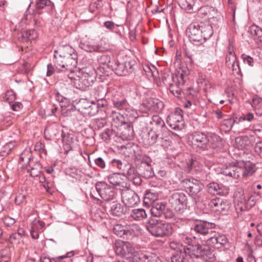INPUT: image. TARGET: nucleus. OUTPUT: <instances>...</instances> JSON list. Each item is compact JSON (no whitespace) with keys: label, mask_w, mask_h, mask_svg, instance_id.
Returning a JSON list of instances; mask_svg holds the SVG:
<instances>
[{"label":"nucleus","mask_w":262,"mask_h":262,"mask_svg":"<svg viewBox=\"0 0 262 262\" xmlns=\"http://www.w3.org/2000/svg\"><path fill=\"white\" fill-rule=\"evenodd\" d=\"M79 48L88 52H102L107 50L108 47L102 46L101 42L97 45H95L92 40L82 39L79 43Z\"/></svg>","instance_id":"dca6fc26"},{"label":"nucleus","mask_w":262,"mask_h":262,"mask_svg":"<svg viewBox=\"0 0 262 262\" xmlns=\"http://www.w3.org/2000/svg\"><path fill=\"white\" fill-rule=\"evenodd\" d=\"M182 185L186 191L192 196L198 195L204 187V185L202 182L194 178L184 179L182 181Z\"/></svg>","instance_id":"ddd939ff"},{"label":"nucleus","mask_w":262,"mask_h":262,"mask_svg":"<svg viewBox=\"0 0 262 262\" xmlns=\"http://www.w3.org/2000/svg\"><path fill=\"white\" fill-rule=\"evenodd\" d=\"M208 192L213 195H226L229 193L228 187L217 183H210L207 185Z\"/></svg>","instance_id":"4be33fe9"},{"label":"nucleus","mask_w":262,"mask_h":262,"mask_svg":"<svg viewBox=\"0 0 262 262\" xmlns=\"http://www.w3.org/2000/svg\"><path fill=\"white\" fill-rule=\"evenodd\" d=\"M213 33L212 27L208 23H192L186 30V34L189 39L193 45L199 46L208 39Z\"/></svg>","instance_id":"f03ea898"},{"label":"nucleus","mask_w":262,"mask_h":262,"mask_svg":"<svg viewBox=\"0 0 262 262\" xmlns=\"http://www.w3.org/2000/svg\"><path fill=\"white\" fill-rule=\"evenodd\" d=\"M111 164L112 166L116 167L120 172H122L128 163L122 162L121 160L114 159L111 160Z\"/></svg>","instance_id":"09e8293b"},{"label":"nucleus","mask_w":262,"mask_h":262,"mask_svg":"<svg viewBox=\"0 0 262 262\" xmlns=\"http://www.w3.org/2000/svg\"><path fill=\"white\" fill-rule=\"evenodd\" d=\"M251 105L255 113L259 116H262V98L257 95L254 96Z\"/></svg>","instance_id":"c9c22d12"},{"label":"nucleus","mask_w":262,"mask_h":262,"mask_svg":"<svg viewBox=\"0 0 262 262\" xmlns=\"http://www.w3.org/2000/svg\"><path fill=\"white\" fill-rule=\"evenodd\" d=\"M23 2L26 4H29V5L21 19V26H38L40 22L38 21L36 15H39L40 13L35 11V10L31 8V5L32 3L30 2V0H23Z\"/></svg>","instance_id":"9b49d317"},{"label":"nucleus","mask_w":262,"mask_h":262,"mask_svg":"<svg viewBox=\"0 0 262 262\" xmlns=\"http://www.w3.org/2000/svg\"><path fill=\"white\" fill-rule=\"evenodd\" d=\"M241 58L245 64L252 67L254 66V60L250 56L244 53L241 55Z\"/></svg>","instance_id":"bf43d9fd"},{"label":"nucleus","mask_w":262,"mask_h":262,"mask_svg":"<svg viewBox=\"0 0 262 262\" xmlns=\"http://www.w3.org/2000/svg\"><path fill=\"white\" fill-rule=\"evenodd\" d=\"M184 76V75L182 73H178L174 75L173 74L172 83L179 86L183 85L185 82Z\"/></svg>","instance_id":"8fccbe9b"},{"label":"nucleus","mask_w":262,"mask_h":262,"mask_svg":"<svg viewBox=\"0 0 262 262\" xmlns=\"http://www.w3.org/2000/svg\"><path fill=\"white\" fill-rule=\"evenodd\" d=\"M62 141L65 152L67 154L69 151L72 149V138L69 136L62 134Z\"/></svg>","instance_id":"de8ad7c7"},{"label":"nucleus","mask_w":262,"mask_h":262,"mask_svg":"<svg viewBox=\"0 0 262 262\" xmlns=\"http://www.w3.org/2000/svg\"><path fill=\"white\" fill-rule=\"evenodd\" d=\"M237 123V120L231 118L224 119L222 123L221 126L222 128L226 130H230L232 128L233 124Z\"/></svg>","instance_id":"49530a36"},{"label":"nucleus","mask_w":262,"mask_h":262,"mask_svg":"<svg viewBox=\"0 0 262 262\" xmlns=\"http://www.w3.org/2000/svg\"><path fill=\"white\" fill-rule=\"evenodd\" d=\"M182 113V110L177 108L174 113L168 116L167 123L172 129L179 130L183 128L184 121Z\"/></svg>","instance_id":"f8f14e48"},{"label":"nucleus","mask_w":262,"mask_h":262,"mask_svg":"<svg viewBox=\"0 0 262 262\" xmlns=\"http://www.w3.org/2000/svg\"><path fill=\"white\" fill-rule=\"evenodd\" d=\"M31 154L29 152H24L20 155L19 158V162H24L25 164L28 163L30 160Z\"/></svg>","instance_id":"69168bd1"},{"label":"nucleus","mask_w":262,"mask_h":262,"mask_svg":"<svg viewBox=\"0 0 262 262\" xmlns=\"http://www.w3.org/2000/svg\"><path fill=\"white\" fill-rule=\"evenodd\" d=\"M49 2L48 0H39L36 4V10L35 11L39 12L38 10L42 9L45 7L48 6Z\"/></svg>","instance_id":"338daca9"},{"label":"nucleus","mask_w":262,"mask_h":262,"mask_svg":"<svg viewBox=\"0 0 262 262\" xmlns=\"http://www.w3.org/2000/svg\"><path fill=\"white\" fill-rule=\"evenodd\" d=\"M85 110L84 113L90 116H93L98 112V110L95 103H93L88 106H84Z\"/></svg>","instance_id":"603ef678"},{"label":"nucleus","mask_w":262,"mask_h":262,"mask_svg":"<svg viewBox=\"0 0 262 262\" xmlns=\"http://www.w3.org/2000/svg\"><path fill=\"white\" fill-rule=\"evenodd\" d=\"M112 102L115 107L119 110H127L129 104L121 92L117 91L112 93Z\"/></svg>","instance_id":"aec40b11"},{"label":"nucleus","mask_w":262,"mask_h":262,"mask_svg":"<svg viewBox=\"0 0 262 262\" xmlns=\"http://www.w3.org/2000/svg\"><path fill=\"white\" fill-rule=\"evenodd\" d=\"M114 250L117 254L124 257L129 262H152L151 256L137 251L129 242L116 241Z\"/></svg>","instance_id":"7ed1b4c3"},{"label":"nucleus","mask_w":262,"mask_h":262,"mask_svg":"<svg viewBox=\"0 0 262 262\" xmlns=\"http://www.w3.org/2000/svg\"><path fill=\"white\" fill-rule=\"evenodd\" d=\"M228 240L225 235L221 234L218 232L213 231L209 237L207 242L213 245H224L226 244Z\"/></svg>","instance_id":"cd10ccee"},{"label":"nucleus","mask_w":262,"mask_h":262,"mask_svg":"<svg viewBox=\"0 0 262 262\" xmlns=\"http://www.w3.org/2000/svg\"><path fill=\"white\" fill-rule=\"evenodd\" d=\"M198 162L196 161L192 160L189 164H188V171L189 173L194 174L200 171L201 168L197 167Z\"/></svg>","instance_id":"4d7b16f0"},{"label":"nucleus","mask_w":262,"mask_h":262,"mask_svg":"<svg viewBox=\"0 0 262 262\" xmlns=\"http://www.w3.org/2000/svg\"><path fill=\"white\" fill-rule=\"evenodd\" d=\"M208 149H219L222 147V139L214 133H208Z\"/></svg>","instance_id":"bb28decb"},{"label":"nucleus","mask_w":262,"mask_h":262,"mask_svg":"<svg viewBox=\"0 0 262 262\" xmlns=\"http://www.w3.org/2000/svg\"><path fill=\"white\" fill-rule=\"evenodd\" d=\"M173 74H169L168 73H164L161 74V80L163 83L166 85L169 86L172 83Z\"/></svg>","instance_id":"5fc2aeb1"},{"label":"nucleus","mask_w":262,"mask_h":262,"mask_svg":"<svg viewBox=\"0 0 262 262\" xmlns=\"http://www.w3.org/2000/svg\"><path fill=\"white\" fill-rule=\"evenodd\" d=\"M210 208L213 211L221 213L225 211L228 208V205L226 203L220 198H216L212 199L208 204Z\"/></svg>","instance_id":"393cba45"},{"label":"nucleus","mask_w":262,"mask_h":262,"mask_svg":"<svg viewBox=\"0 0 262 262\" xmlns=\"http://www.w3.org/2000/svg\"><path fill=\"white\" fill-rule=\"evenodd\" d=\"M171 208L177 213H182L187 208V197L182 192H176L169 200Z\"/></svg>","instance_id":"0eeeda50"},{"label":"nucleus","mask_w":262,"mask_h":262,"mask_svg":"<svg viewBox=\"0 0 262 262\" xmlns=\"http://www.w3.org/2000/svg\"><path fill=\"white\" fill-rule=\"evenodd\" d=\"M150 161H142V167L144 166V170L143 172V177L146 179H149L154 176L153 169L150 164Z\"/></svg>","instance_id":"58836bf2"},{"label":"nucleus","mask_w":262,"mask_h":262,"mask_svg":"<svg viewBox=\"0 0 262 262\" xmlns=\"http://www.w3.org/2000/svg\"><path fill=\"white\" fill-rule=\"evenodd\" d=\"M179 5L182 9L188 13H191L198 10V8H194V0H179Z\"/></svg>","instance_id":"2f4dec72"},{"label":"nucleus","mask_w":262,"mask_h":262,"mask_svg":"<svg viewBox=\"0 0 262 262\" xmlns=\"http://www.w3.org/2000/svg\"><path fill=\"white\" fill-rule=\"evenodd\" d=\"M96 191L98 193L99 196L105 201H112L116 196V192L114 188L104 182H97L95 184V189H92L90 192L91 198L100 203H101V200L95 195Z\"/></svg>","instance_id":"39448f33"},{"label":"nucleus","mask_w":262,"mask_h":262,"mask_svg":"<svg viewBox=\"0 0 262 262\" xmlns=\"http://www.w3.org/2000/svg\"><path fill=\"white\" fill-rule=\"evenodd\" d=\"M136 227L133 225L123 226L121 224L114 225L113 231L118 236L124 239H129L136 236V233L134 230Z\"/></svg>","instance_id":"2eb2a0df"},{"label":"nucleus","mask_w":262,"mask_h":262,"mask_svg":"<svg viewBox=\"0 0 262 262\" xmlns=\"http://www.w3.org/2000/svg\"><path fill=\"white\" fill-rule=\"evenodd\" d=\"M121 200L122 203L129 207H133L140 201L139 197L135 192L129 189L122 190Z\"/></svg>","instance_id":"f3484780"},{"label":"nucleus","mask_w":262,"mask_h":262,"mask_svg":"<svg viewBox=\"0 0 262 262\" xmlns=\"http://www.w3.org/2000/svg\"><path fill=\"white\" fill-rule=\"evenodd\" d=\"M108 180L110 183L116 186H120L124 184L119 173H115L110 175Z\"/></svg>","instance_id":"a19ab883"},{"label":"nucleus","mask_w":262,"mask_h":262,"mask_svg":"<svg viewBox=\"0 0 262 262\" xmlns=\"http://www.w3.org/2000/svg\"><path fill=\"white\" fill-rule=\"evenodd\" d=\"M214 227L215 224L213 223L206 221H200L196 222L191 229H193L196 233L205 236L204 240L207 241L213 231V229Z\"/></svg>","instance_id":"4468645a"},{"label":"nucleus","mask_w":262,"mask_h":262,"mask_svg":"<svg viewBox=\"0 0 262 262\" xmlns=\"http://www.w3.org/2000/svg\"><path fill=\"white\" fill-rule=\"evenodd\" d=\"M34 149L39 152L40 158L45 159L48 158L47 150L45 145L41 142H37L34 146Z\"/></svg>","instance_id":"79ce46f5"},{"label":"nucleus","mask_w":262,"mask_h":262,"mask_svg":"<svg viewBox=\"0 0 262 262\" xmlns=\"http://www.w3.org/2000/svg\"><path fill=\"white\" fill-rule=\"evenodd\" d=\"M255 166L254 164L249 161H242L223 166L221 172L226 176L237 179L241 176L249 177L255 172Z\"/></svg>","instance_id":"20e7f679"},{"label":"nucleus","mask_w":262,"mask_h":262,"mask_svg":"<svg viewBox=\"0 0 262 262\" xmlns=\"http://www.w3.org/2000/svg\"><path fill=\"white\" fill-rule=\"evenodd\" d=\"M166 205L162 203H154L150 209V212L152 215L156 217L163 216L164 211L165 210Z\"/></svg>","instance_id":"473e14b6"},{"label":"nucleus","mask_w":262,"mask_h":262,"mask_svg":"<svg viewBox=\"0 0 262 262\" xmlns=\"http://www.w3.org/2000/svg\"><path fill=\"white\" fill-rule=\"evenodd\" d=\"M188 244L185 250L175 252L171 257V262H213L215 260L213 251L206 245L193 244L191 237L186 236Z\"/></svg>","instance_id":"f257e3e1"},{"label":"nucleus","mask_w":262,"mask_h":262,"mask_svg":"<svg viewBox=\"0 0 262 262\" xmlns=\"http://www.w3.org/2000/svg\"><path fill=\"white\" fill-rule=\"evenodd\" d=\"M245 129L253 131L255 135L259 137L262 136V126L260 125L255 126L250 125L248 127H246Z\"/></svg>","instance_id":"680f3d73"},{"label":"nucleus","mask_w":262,"mask_h":262,"mask_svg":"<svg viewBox=\"0 0 262 262\" xmlns=\"http://www.w3.org/2000/svg\"><path fill=\"white\" fill-rule=\"evenodd\" d=\"M158 199V195L155 193L148 192L146 193L144 198V202L148 205H151L154 203H156V201Z\"/></svg>","instance_id":"c03bdc74"},{"label":"nucleus","mask_w":262,"mask_h":262,"mask_svg":"<svg viewBox=\"0 0 262 262\" xmlns=\"http://www.w3.org/2000/svg\"><path fill=\"white\" fill-rule=\"evenodd\" d=\"M98 111H105L107 105V101L103 98L98 99L97 101V104H96Z\"/></svg>","instance_id":"052dcab7"},{"label":"nucleus","mask_w":262,"mask_h":262,"mask_svg":"<svg viewBox=\"0 0 262 262\" xmlns=\"http://www.w3.org/2000/svg\"><path fill=\"white\" fill-rule=\"evenodd\" d=\"M208 133L195 132L192 133L189 138L191 146L196 150H207L208 149Z\"/></svg>","instance_id":"6e6552de"},{"label":"nucleus","mask_w":262,"mask_h":262,"mask_svg":"<svg viewBox=\"0 0 262 262\" xmlns=\"http://www.w3.org/2000/svg\"><path fill=\"white\" fill-rule=\"evenodd\" d=\"M130 216L134 220L141 221L146 218L147 214L143 209H134L132 210Z\"/></svg>","instance_id":"e433bc0d"},{"label":"nucleus","mask_w":262,"mask_h":262,"mask_svg":"<svg viewBox=\"0 0 262 262\" xmlns=\"http://www.w3.org/2000/svg\"><path fill=\"white\" fill-rule=\"evenodd\" d=\"M247 195L245 194L244 191L242 189L237 190L235 192L234 195V202L237 204V206L241 211L247 210V207L246 206Z\"/></svg>","instance_id":"b1692460"},{"label":"nucleus","mask_w":262,"mask_h":262,"mask_svg":"<svg viewBox=\"0 0 262 262\" xmlns=\"http://www.w3.org/2000/svg\"><path fill=\"white\" fill-rule=\"evenodd\" d=\"M110 117L112 118V123L116 127H119L121 124L126 123L123 115L114 111H112Z\"/></svg>","instance_id":"72a5a7b5"},{"label":"nucleus","mask_w":262,"mask_h":262,"mask_svg":"<svg viewBox=\"0 0 262 262\" xmlns=\"http://www.w3.org/2000/svg\"><path fill=\"white\" fill-rule=\"evenodd\" d=\"M198 10L200 14L207 16L210 14V13L212 11V8L208 6H204L201 7Z\"/></svg>","instance_id":"e2e57ef3"},{"label":"nucleus","mask_w":262,"mask_h":262,"mask_svg":"<svg viewBox=\"0 0 262 262\" xmlns=\"http://www.w3.org/2000/svg\"><path fill=\"white\" fill-rule=\"evenodd\" d=\"M236 56L233 42L231 40H229L228 47L227 48L226 55L225 57V64L226 66L231 65V63L238 61Z\"/></svg>","instance_id":"a878e982"},{"label":"nucleus","mask_w":262,"mask_h":262,"mask_svg":"<svg viewBox=\"0 0 262 262\" xmlns=\"http://www.w3.org/2000/svg\"><path fill=\"white\" fill-rule=\"evenodd\" d=\"M255 119L254 114L250 112L243 114L241 116L236 117L237 124H239L240 126H246L247 123L252 122Z\"/></svg>","instance_id":"7c9ffc66"},{"label":"nucleus","mask_w":262,"mask_h":262,"mask_svg":"<svg viewBox=\"0 0 262 262\" xmlns=\"http://www.w3.org/2000/svg\"><path fill=\"white\" fill-rule=\"evenodd\" d=\"M81 76H78V85L80 89H83L91 86L96 80V72L94 68H86L81 73Z\"/></svg>","instance_id":"9d476101"},{"label":"nucleus","mask_w":262,"mask_h":262,"mask_svg":"<svg viewBox=\"0 0 262 262\" xmlns=\"http://www.w3.org/2000/svg\"><path fill=\"white\" fill-rule=\"evenodd\" d=\"M3 222L5 226L11 227L15 224V220L11 217L6 216L3 219Z\"/></svg>","instance_id":"774afa93"},{"label":"nucleus","mask_w":262,"mask_h":262,"mask_svg":"<svg viewBox=\"0 0 262 262\" xmlns=\"http://www.w3.org/2000/svg\"><path fill=\"white\" fill-rule=\"evenodd\" d=\"M61 53H63L64 66L67 70H71L77 65L78 56L71 47L67 46L61 48Z\"/></svg>","instance_id":"1a4fd4ad"},{"label":"nucleus","mask_w":262,"mask_h":262,"mask_svg":"<svg viewBox=\"0 0 262 262\" xmlns=\"http://www.w3.org/2000/svg\"><path fill=\"white\" fill-rule=\"evenodd\" d=\"M55 54L53 58L54 66L59 70L64 68V59L63 53H61V48L57 51H55Z\"/></svg>","instance_id":"c756f323"},{"label":"nucleus","mask_w":262,"mask_h":262,"mask_svg":"<svg viewBox=\"0 0 262 262\" xmlns=\"http://www.w3.org/2000/svg\"><path fill=\"white\" fill-rule=\"evenodd\" d=\"M31 216H29L27 221L30 222V225L28 228L30 230L31 236L33 239H37L39 237V233L43 231L45 227V223L35 218L33 220L30 219Z\"/></svg>","instance_id":"6ab92c4d"},{"label":"nucleus","mask_w":262,"mask_h":262,"mask_svg":"<svg viewBox=\"0 0 262 262\" xmlns=\"http://www.w3.org/2000/svg\"><path fill=\"white\" fill-rule=\"evenodd\" d=\"M22 41L27 42L34 40L38 36L36 31L34 29H28L21 33Z\"/></svg>","instance_id":"f704fd0d"},{"label":"nucleus","mask_w":262,"mask_h":262,"mask_svg":"<svg viewBox=\"0 0 262 262\" xmlns=\"http://www.w3.org/2000/svg\"><path fill=\"white\" fill-rule=\"evenodd\" d=\"M235 142L239 148H244L249 146L250 141L247 136H242L236 138Z\"/></svg>","instance_id":"37998d69"},{"label":"nucleus","mask_w":262,"mask_h":262,"mask_svg":"<svg viewBox=\"0 0 262 262\" xmlns=\"http://www.w3.org/2000/svg\"><path fill=\"white\" fill-rule=\"evenodd\" d=\"M122 172L123 175L132 181L134 185L139 186L141 184L142 179L140 175L138 173L135 167L130 164L128 163Z\"/></svg>","instance_id":"a211bd4d"},{"label":"nucleus","mask_w":262,"mask_h":262,"mask_svg":"<svg viewBox=\"0 0 262 262\" xmlns=\"http://www.w3.org/2000/svg\"><path fill=\"white\" fill-rule=\"evenodd\" d=\"M169 248L176 252H180L184 251L187 248V246H183L182 244L178 242L172 241L169 243Z\"/></svg>","instance_id":"3c124183"},{"label":"nucleus","mask_w":262,"mask_h":262,"mask_svg":"<svg viewBox=\"0 0 262 262\" xmlns=\"http://www.w3.org/2000/svg\"><path fill=\"white\" fill-rule=\"evenodd\" d=\"M229 69L231 70L232 73L235 76L239 77L242 76L241 68L239 66V61H236L234 63H231V65L227 66Z\"/></svg>","instance_id":"a18cd8bd"},{"label":"nucleus","mask_w":262,"mask_h":262,"mask_svg":"<svg viewBox=\"0 0 262 262\" xmlns=\"http://www.w3.org/2000/svg\"><path fill=\"white\" fill-rule=\"evenodd\" d=\"M169 90L170 93L177 97H180L182 95V91L180 86L174 84L173 83L169 85Z\"/></svg>","instance_id":"864d4df0"},{"label":"nucleus","mask_w":262,"mask_h":262,"mask_svg":"<svg viewBox=\"0 0 262 262\" xmlns=\"http://www.w3.org/2000/svg\"><path fill=\"white\" fill-rule=\"evenodd\" d=\"M106 122L103 118L95 119L93 121V125L95 128L100 129L104 127Z\"/></svg>","instance_id":"0e129e2a"},{"label":"nucleus","mask_w":262,"mask_h":262,"mask_svg":"<svg viewBox=\"0 0 262 262\" xmlns=\"http://www.w3.org/2000/svg\"><path fill=\"white\" fill-rule=\"evenodd\" d=\"M148 231L156 237H164L168 236L173 232L172 226L170 224L153 221L146 226Z\"/></svg>","instance_id":"423d86ee"},{"label":"nucleus","mask_w":262,"mask_h":262,"mask_svg":"<svg viewBox=\"0 0 262 262\" xmlns=\"http://www.w3.org/2000/svg\"><path fill=\"white\" fill-rule=\"evenodd\" d=\"M143 105L147 110L151 112H157L162 109L163 104L159 99L153 98L146 99L143 102Z\"/></svg>","instance_id":"5701e85b"},{"label":"nucleus","mask_w":262,"mask_h":262,"mask_svg":"<svg viewBox=\"0 0 262 262\" xmlns=\"http://www.w3.org/2000/svg\"><path fill=\"white\" fill-rule=\"evenodd\" d=\"M196 82L200 87H203L206 86L208 83V81L206 78V76L202 73H199Z\"/></svg>","instance_id":"13d9d810"},{"label":"nucleus","mask_w":262,"mask_h":262,"mask_svg":"<svg viewBox=\"0 0 262 262\" xmlns=\"http://www.w3.org/2000/svg\"><path fill=\"white\" fill-rule=\"evenodd\" d=\"M158 134L152 129H150L144 138H142L143 143L146 147L153 145L157 140Z\"/></svg>","instance_id":"c85d7f7f"},{"label":"nucleus","mask_w":262,"mask_h":262,"mask_svg":"<svg viewBox=\"0 0 262 262\" xmlns=\"http://www.w3.org/2000/svg\"><path fill=\"white\" fill-rule=\"evenodd\" d=\"M143 69L145 75L148 78L153 77L155 78L158 75V71L156 67L152 64H145L143 65Z\"/></svg>","instance_id":"4c0bfd02"},{"label":"nucleus","mask_w":262,"mask_h":262,"mask_svg":"<svg viewBox=\"0 0 262 262\" xmlns=\"http://www.w3.org/2000/svg\"><path fill=\"white\" fill-rule=\"evenodd\" d=\"M111 213L116 216H121L124 213V207L119 203L114 204L110 210Z\"/></svg>","instance_id":"ea45409f"},{"label":"nucleus","mask_w":262,"mask_h":262,"mask_svg":"<svg viewBox=\"0 0 262 262\" xmlns=\"http://www.w3.org/2000/svg\"><path fill=\"white\" fill-rule=\"evenodd\" d=\"M151 123L157 127L163 128L165 126V123L163 119L158 115H154L152 117Z\"/></svg>","instance_id":"6e6d98bb"},{"label":"nucleus","mask_w":262,"mask_h":262,"mask_svg":"<svg viewBox=\"0 0 262 262\" xmlns=\"http://www.w3.org/2000/svg\"><path fill=\"white\" fill-rule=\"evenodd\" d=\"M118 134L123 140H130L134 135L132 125L127 123L121 124L118 127Z\"/></svg>","instance_id":"412c9836"}]
</instances>
